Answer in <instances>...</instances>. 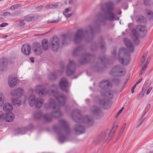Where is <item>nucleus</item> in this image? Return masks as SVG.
Returning <instances> with one entry per match:
<instances>
[{"instance_id":"obj_1","label":"nucleus","mask_w":153,"mask_h":153,"mask_svg":"<svg viewBox=\"0 0 153 153\" xmlns=\"http://www.w3.org/2000/svg\"><path fill=\"white\" fill-rule=\"evenodd\" d=\"M114 9V3L111 1L105 3L101 5L100 9L102 11L105 13L103 14L101 12L98 13L96 14V17L97 20L94 22V24L97 25V26L94 27L91 25H88L87 28L89 30L90 33L88 30H85V33L88 35L87 37L85 38L87 42H90L93 39L94 32L96 30L100 31V25L98 24L99 22H103L106 19L111 21H113L114 19L115 15L112 12Z\"/></svg>"},{"instance_id":"obj_2","label":"nucleus","mask_w":153,"mask_h":153,"mask_svg":"<svg viewBox=\"0 0 153 153\" xmlns=\"http://www.w3.org/2000/svg\"><path fill=\"white\" fill-rule=\"evenodd\" d=\"M54 130L59 134L58 140L61 143L66 141L68 138L67 135H64L62 133L66 134L71 132V130L67 122L63 119H61L59 121L58 125H55L53 126Z\"/></svg>"},{"instance_id":"obj_3","label":"nucleus","mask_w":153,"mask_h":153,"mask_svg":"<svg viewBox=\"0 0 153 153\" xmlns=\"http://www.w3.org/2000/svg\"><path fill=\"white\" fill-rule=\"evenodd\" d=\"M44 107L47 109L51 108L56 110L55 111L52 112L51 115L46 114L44 116L45 120L47 121H51L52 117H58L62 115V113L60 110L59 106L57 104L55 101L53 99H50L48 102L45 104Z\"/></svg>"},{"instance_id":"obj_4","label":"nucleus","mask_w":153,"mask_h":153,"mask_svg":"<svg viewBox=\"0 0 153 153\" xmlns=\"http://www.w3.org/2000/svg\"><path fill=\"white\" fill-rule=\"evenodd\" d=\"M147 31L146 28L145 26L138 25L136 27V29H133L132 30V34L131 37L134 43L138 45L139 42L138 36L141 38L144 37L146 35Z\"/></svg>"},{"instance_id":"obj_5","label":"nucleus","mask_w":153,"mask_h":153,"mask_svg":"<svg viewBox=\"0 0 153 153\" xmlns=\"http://www.w3.org/2000/svg\"><path fill=\"white\" fill-rule=\"evenodd\" d=\"M81 117L80 112L78 109L74 110L71 114L72 118L76 122L86 123L90 126L93 123V119L91 117L89 116H85L82 118V120L81 119Z\"/></svg>"},{"instance_id":"obj_6","label":"nucleus","mask_w":153,"mask_h":153,"mask_svg":"<svg viewBox=\"0 0 153 153\" xmlns=\"http://www.w3.org/2000/svg\"><path fill=\"white\" fill-rule=\"evenodd\" d=\"M118 59L119 62L124 66L128 65L130 61V54L125 48H122L119 50Z\"/></svg>"},{"instance_id":"obj_7","label":"nucleus","mask_w":153,"mask_h":153,"mask_svg":"<svg viewBox=\"0 0 153 153\" xmlns=\"http://www.w3.org/2000/svg\"><path fill=\"white\" fill-rule=\"evenodd\" d=\"M58 86L56 84H53L51 87V89L54 96L58 101L59 104L64 106L67 101L66 96L63 94L57 91Z\"/></svg>"},{"instance_id":"obj_8","label":"nucleus","mask_w":153,"mask_h":153,"mask_svg":"<svg viewBox=\"0 0 153 153\" xmlns=\"http://www.w3.org/2000/svg\"><path fill=\"white\" fill-rule=\"evenodd\" d=\"M101 95L103 97V100H99V104L105 109H107L110 107L108 102L111 100L113 97V94L112 91H109L104 93L101 92Z\"/></svg>"},{"instance_id":"obj_9","label":"nucleus","mask_w":153,"mask_h":153,"mask_svg":"<svg viewBox=\"0 0 153 153\" xmlns=\"http://www.w3.org/2000/svg\"><path fill=\"white\" fill-rule=\"evenodd\" d=\"M125 74V71L124 68L120 65L115 66L109 72L110 75L119 76H123Z\"/></svg>"},{"instance_id":"obj_10","label":"nucleus","mask_w":153,"mask_h":153,"mask_svg":"<svg viewBox=\"0 0 153 153\" xmlns=\"http://www.w3.org/2000/svg\"><path fill=\"white\" fill-rule=\"evenodd\" d=\"M95 57L94 55L89 53H86L82 55L79 60V63L81 65L88 63L92 61V59H94Z\"/></svg>"},{"instance_id":"obj_11","label":"nucleus","mask_w":153,"mask_h":153,"mask_svg":"<svg viewBox=\"0 0 153 153\" xmlns=\"http://www.w3.org/2000/svg\"><path fill=\"white\" fill-rule=\"evenodd\" d=\"M83 31L82 29H79L75 33L73 40L75 43L77 44L80 42L84 38Z\"/></svg>"},{"instance_id":"obj_12","label":"nucleus","mask_w":153,"mask_h":153,"mask_svg":"<svg viewBox=\"0 0 153 153\" xmlns=\"http://www.w3.org/2000/svg\"><path fill=\"white\" fill-rule=\"evenodd\" d=\"M115 131L111 130L109 132H102V133L99 137L100 141H101L103 140L106 137V140L108 141L110 140L112 138L113 134L114 133Z\"/></svg>"},{"instance_id":"obj_13","label":"nucleus","mask_w":153,"mask_h":153,"mask_svg":"<svg viewBox=\"0 0 153 153\" xmlns=\"http://www.w3.org/2000/svg\"><path fill=\"white\" fill-rule=\"evenodd\" d=\"M59 85L61 89L65 92L68 91V80L65 78H62L59 82Z\"/></svg>"},{"instance_id":"obj_14","label":"nucleus","mask_w":153,"mask_h":153,"mask_svg":"<svg viewBox=\"0 0 153 153\" xmlns=\"http://www.w3.org/2000/svg\"><path fill=\"white\" fill-rule=\"evenodd\" d=\"M99 60L100 62V63H97L93 67L92 69L95 71H100L102 68V65H105V63H106L107 61V59L104 54L103 55L102 57H100Z\"/></svg>"},{"instance_id":"obj_15","label":"nucleus","mask_w":153,"mask_h":153,"mask_svg":"<svg viewBox=\"0 0 153 153\" xmlns=\"http://www.w3.org/2000/svg\"><path fill=\"white\" fill-rule=\"evenodd\" d=\"M76 69V65L73 61L69 60L66 68V74L70 75L74 74Z\"/></svg>"},{"instance_id":"obj_16","label":"nucleus","mask_w":153,"mask_h":153,"mask_svg":"<svg viewBox=\"0 0 153 153\" xmlns=\"http://www.w3.org/2000/svg\"><path fill=\"white\" fill-rule=\"evenodd\" d=\"M24 91L23 88H19L12 91L10 94L13 97L20 98L24 94Z\"/></svg>"},{"instance_id":"obj_17","label":"nucleus","mask_w":153,"mask_h":153,"mask_svg":"<svg viewBox=\"0 0 153 153\" xmlns=\"http://www.w3.org/2000/svg\"><path fill=\"white\" fill-rule=\"evenodd\" d=\"M51 44L52 48L54 51H57L59 47V42L58 38L56 36H54L51 39Z\"/></svg>"},{"instance_id":"obj_18","label":"nucleus","mask_w":153,"mask_h":153,"mask_svg":"<svg viewBox=\"0 0 153 153\" xmlns=\"http://www.w3.org/2000/svg\"><path fill=\"white\" fill-rule=\"evenodd\" d=\"M35 91L41 96H45L48 92L47 90L45 89L43 86L41 85H38L36 86Z\"/></svg>"},{"instance_id":"obj_19","label":"nucleus","mask_w":153,"mask_h":153,"mask_svg":"<svg viewBox=\"0 0 153 153\" xmlns=\"http://www.w3.org/2000/svg\"><path fill=\"white\" fill-rule=\"evenodd\" d=\"M92 113L97 118H100L103 116V114L100 108L96 106H93L91 108Z\"/></svg>"},{"instance_id":"obj_20","label":"nucleus","mask_w":153,"mask_h":153,"mask_svg":"<svg viewBox=\"0 0 153 153\" xmlns=\"http://www.w3.org/2000/svg\"><path fill=\"white\" fill-rule=\"evenodd\" d=\"M74 129L76 134L77 135H79L84 133L85 131L84 127L80 125H75Z\"/></svg>"},{"instance_id":"obj_21","label":"nucleus","mask_w":153,"mask_h":153,"mask_svg":"<svg viewBox=\"0 0 153 153\" xmlns=\"http://www.w3.org/2000/svg\"><path fill=\"white\" fill-rule=\"evenodd\" d=\"M99 87L103 89H107L111 87V82L108 80H104L100 83Z\"/></svg>"},{"instance_id":"obj_22","label":"nucleus","mask_w":153,"mask_h":153,"mask_svg":"<svg viewBox=\"0 0 153 153\" xmlns=\"http://www.w3.org/2000/svg\"><path fill=\"white\" fill-rule=\"evenodd\" d=\"M33 49L37 55H39L42 53V49L41 45L39 43H34Z\"/></svg>"},{"instance_id":"obj_23","label":"nucleus","mask_w":153,"mask_h":153,"mask_svg":"<svg viewBox=\"0 0 153 153\" xmlns=\"http://www.w3.org/2000/svg\"><path fill=\"white\" fill-rule=\"evenodd\" d=\"M71 41V36L68 34H64L62 36V44L63 45H66L70 43Z\"/></svg>"},{"instance_id":"obj_24","label":"nucleus","mask_w":153,"mask_h":153,"mask_svg":"<svg viewBox=\"0 0 153 153\" xmlns=\"http://www.w3.org/2000/svg\"><path fill=\"white\" fill-rule=\"evenodd\" d=\"M31 48L30 45L28 44L23 45L21 48L22 51L25 54L28 55L30 52Z\"/></svg>"},{"instance_id":"obj_25","label":"nucleus","mask_w":153,"mask_h":153,"mask_svg":"<svg viewBox=\"0 0 153 153\" xmlns=\"http://www.w3.org/2000/svg\"><path fill=\"white\" fill-rule=\"evenodd\" d=\"M17 82V79L12 76H10L8 78V83L10 88H13L16 85Z\"/></svg>"},{"instance_id":"obj_26","label":"nucleus","mask_w":153,"mask_h":153,"mask_svg":"<svg viewBox=\"0 0 153 153\" xmlns=\"http://www.w3.org/2000/svg\"><path fill=\"white\" fill-rule=\"evenodd\" d=\"M8 61L5 58H2L0 60V69L2 71L5 69L8 65Z\"/></svg>"},{"instance_id":"obj_27","label":"nucleus","mask_w":153,"mask_h":153,"mask_svg":"<svg viewBox=\"0 0 153 153\" xmlns=\"http://www.w3.org/2000/svg\"><path fill=\"white\" fill-rule=\"evenodd\" d=\"M124 42L129 50L131 52H133L134 50V47L130 41L127 38H126L124 39Z\"/></svg>"},{"instance_id":"obj_28","label":"nucleus","mask_w":153,"mask_h":153,"mask_svg":"<svg viewBox=\"0 0 153 153\" xmlns=\"http://www.w3.org/2000/svg\"><path fill=\"white\" fill-rule=\"evenodd\" d=\"M44 102L43 99L41 97H38L36 99L35 102V106L36 108H39L42 106Z\"/></svg>"},{"instance_id":"obj_29","label":"nucleus","mask_w":153,"mask_h":153,"mask_svg":"<svg viewBox=\"0 0 153 153\" xmlns=\"http://www.w3.org/2000/svg\"><path fill=\"white\" fill-rule=\"evenodd\" d=\"M14 116V115L12 112H8L5 115V120L7 122H11L13 120Z\"/></svg>"},{"instance_id":"obj_30","label":"nucleus","mask_w":153,"mask_h":153,"mask_svg":"<svg viewBox=\"0 0 153 153\" xmlns=\"http://www.w3.org/2000/svg\"><path fill=\"white\" fill-rule=\"evenodd\" d=\"M36 99L34 95L31 94L29 97L28 102L29 105L30 106H33L36 102Z\"/></svg>"},{"instance_id":"obj_31","label":"nucleus","mask_w":153,"mask_h":153,"mask_svg":"<svg viewBox=\"0 0 153 153\" xmlns=\"http://www.w3.org/2000/svg\"><path fill=\"white\" fill-rule=\"evenodd\" d=\"M84 47L82 45H79L76 47L74 50L73 52V55L74 56L78 55L83 49Z\"/></svg>"},{"instance_id":"obj_32","label":"nucleus","mask_w":153,"mask_h":153,"mask_svg":"<svg viewBox=\"0 0 153 153\" xmlns=\"http://www.w3.org/2000/svg\"><path fill=\"white\" fill-rule=\"evenodd\" d=\"M20 98L18 97H13L12 100V103L14 105H17L18 106H20L21 105V101L19 100Z\"/></svg>"},{"instance_id":"obj_33","label":"nucleus","mask_w":153,"mask_h":153,"mask_svg":"<svg viewBox=\"0 0 153 153\" xmlns=\"http://www.w3.org/2000/svg\"><path fill=\"white\" fill-rule=\"evenodd\" d=\"M100 45V48L102 52H105V50L106 45L102 37H100L99 39Z\"/></svg>"},{"instance_id":"obj_34","label":"nucleus","mask_w":153,"mask_h":153,"mask_svg":"<svg viewBox=\"0 0 153 153\" xmlns=\"http://www.w3.org/2000/svg\"><path fill=\"white\" fill-rule=\"evenodd\" d=\"M136 20L137 24H142L146 22V19L143 16H137Z\"/></svg>"},{"instance_id":"obj_35","label":"nucleus","mask_w":153,"mask_h":153,"mask_svg":"<svg viewBox=\"0 0 153 153\" xmlns=\"http://www.w3.org/2000/svg\"><path fill=\"white\" fill-rule=\"evenodd\" d=\"M13 109V107L12 105L8 103H5L3 107V109L4 111L11 110Z\"/></svg>"},{"instance_id":"obj_36","label":"nucleus","mask_w":153,"mask_h":153,"mask_svg":"<svg viewBox=\"0 0 153 153\" xmlns=\"http://www.w3.org/2000/svg\"><path fill=\"white\" fill-rule=\"evenodd\" d=\"M42 112L41 111H35L33 115L34 118L35 119H39L42 117Z\"/></svg>"},{"instance_id":"obj_37","label":"nucleus","mask_w":153,"mask_h":153,"mask_svg":"<svg viewBox=\"0 0 153 153\" xmlns=\"http://www.w3.org/2000/svg\"><path fill=\"white\" fill-rule=\"evenodd\" d=\"M62 6V4L60 2H57L53 4H51L49 6V7L50 9H54L58 8Z\"/></svg>"},{"instance_id":"obj_38","label":"nucleus","mask_w":153,"mask_h":153,"mask_svg":"<svg viewBox=\"0 0 153 153\" xmlns=\"http://www.w3.org/2000/svg\"><path fill=\"white\" fill-rule=\"evenodd\" d=\"M48 40L46 39H44L42 41L43 48L44 50H47L48 48Z\"/></svg>"},{"instance_id":"obj_39","label":"nucleus","mask_w":153,"mask_h":153,"mask_svg":"<svg viewBox=\"0 0 153 153\" xmlns=\"http://www.w3.org/2000/svg\"><path fill=\"white\" fill-rule=\"evenodd\" d=\"M25 128H18L15 129V131L18 134H22L25 133Z\"/></svg>"},{"instance_id":"obj_40","label":"nucleus","mask_w":153,"mask_h":153,"mask_svg":"<svg viewBox=\"0 0 153 153\" xmlns=\"http://www.w3.org/2000/svg\"><path fill=\"white\" fill-rule=\"evenodd\" d=\"M4 102V97L3 94L0 92V107L2 106Z\"/></svg>"},{"instance_id":"obj_41","label":"nucleus","mask_w":153,"mask_h":153,"mask_svg":"<svg viewBox=\"0 0 153 153\" xmlns=\"http://www.w3.org/2000/svg\"><path fill=\"white\" fill-rule=\"evenodd\" d=\"M111 81L116 85H118L120 83V79L117 78H114L111 79Z\"/></svg>"},{"instance_id":"obj_42","label":"nucleus","mask_w":153,"mask_h":153,"mask_svg":"<svg viewBox=\"0 0 153 153\" xmlns=\"http://www.w3.org/2000/svg\"><path fill=\"white\" fill-rule=\"evenodd\" d=\"M56 72H52L50 74L49 77L52 80H55L56 78Z\"/></svg>"},{"instance_id":"obj_43","label":"nucleus","mask_w":153,"mask_h":153,"mask_svg":"<svg viewBox=\"0 0 153 153\" xmlns=\"http://www.w3.org/2000/svg\"><path fill=\"white\" fill-rule=\"evenodd\" d=\"M5 115L2 111H0V122H2L5 118Z\"/></svg>"},{"instance_id":"obj_44","label":"nucleus","mask_w":153,"mask_h":153,"mask_svg":"<svg viewBox=\"0 0 153 153\" xmlns=\"http://www.w3.org/2000/svg\"><path fill=\"white\" fill-rule=\"evenodd\" d=\"M97 46L95 43H93L91 47V49L93 51L97 50Z\"/></svg>"},{"instance_id":"obj_45","label":"nucleus","mask_w":153,"mask_h":153,"mask_svg":"<svg viewBox=\"0 0 153 153\" xmlns=\"http://www.w3.org/2000/svg\"><path fill=\"white\" fill-rule=\"evenodd\" d=\"M64 64H60V70H58L62 74L64 70Z\"/></svg>"},{"instance_id":"obj_46","label":"nucleus","mask_w":153,"mask_h":153,"mask_svg":"<svg viewBox=\"0 0 153 153\" xmlns=\"http://www.w3.org/2000/svg\"><path fill=\"white\" fill-rule=\"evenodd\" d=\"M31 21H34L37 19L38 18V16L36 14H35L33 15L30 16Z\"/></svg>"},{"instance_id":"obj_47","label":"nucleus","mask_w":153,"mask_h":153,"mask_svg":"<svg viewBox=\"0 0 153 153\" xmlns=\"http://www.w3.org/2000/svg\"><path fill=\"white\" fill-rule=\"evenodd\" d=\"M20 14V12L19 11H16L13 12L11 14V16H19Z\"/></svg>"},{"instance_id":"obj_48","label":"nucleus","mask_w":153,"mask_h":153,"mask_svg":"<svg viewBox=\"0 0 153 153\" xmlns=\"http://www.w3.org/2000/svg\"><path fill=\"white\" fill-rule=\"evenodd\" d=\"M147 14L150 19L153 18V13L152 12L149 10L147 12Z\"/></svg>"},{"instance_id":"obj_49","label":"nucleus","mask_w":153,"mask_h":153,"mask_svg":"<svg viewBox=\"0 0 153 153\" xmlns=\"http://www.w3.org/2000/svg\"><path fill=\"white\" fill-rule=\"evenodd\" d=\"M34 128V126L32 124H30L29 126H28V127L25 128V130H28L30 131H32L33 129Z\"/></svg>"},{"instance_id":"obj_50","label":"nucleus","mask_w":153,"mask_h":153,"mask_svg":"<svg viewBox=\"0 0 153 153\" xmlns=\"http://www.w3.org/2000/svg\"><path fill=\"white\" fill-rule=\"evenodd\" d=\"M60 20H61V19L59 18H58V19L56 20H55L52 21H50V20H48L47 22V23H54V22L56 23V22H59V21Z\"/></svg>"},{"instance_id":"obj_51","label":"nucleus","mask_w":153,"mask_h":153,"mask_svg":"<svg viewBox=\"0 0 153 153\" xmlns=\"http://www.w3.org/2000/svg\"><path fill=\"white\" fill-rule=\"evenodd\" d=\"M20 6V5L19 4H16L13 6H12L10 7V9L13 10L17 8L18 7H19Z\"/></svg>"},{"instance_id":"obj_52","label":"nucleus","mask_w":153,"mask_h":153,"mask_svg":"<svg viewBox=\"0 0 153 153\" xmlns=\"http://www.w3.org/2000/svg\"><path fill=\"white\" fill-rule=\"evenodd\" d=\"M26 21H31L30 16L27 15L25 16L24 19Z\"/></svg>"},{"instance_id":"obj_53","label":"nucleus","mask_w":153,"mask_h":153,"mask_svg":"<svg viewBox=\"0 0 153 153\" xmlns=\"http://www.w3.org/2000/svg\"><path fill=\"white\" fill-rule=\"evenodd\" d=\"M143 95L144 94L141 92L137 97V99L139 100H140Z\"/></svg>"},{"instance_id":"obj_54","label":"nucleus","mask_w":153,"mask_h":153,"mask_svg":"<svg viewBox=\"0 0 153 153\" xmlns=\"http://www.w3.org/2000/svg\"><path fill=\"white\" fill-rule=\"evenodd\" d=\"M3 15L4 16V18H5V17L7 16H11V13L10 12H7L6 13H3Z\"/></svg>"},{"instance_id":"obj_55","label":"nucleus","mask_w":153,"mask_h":153,"mask_svg":"<svg viewBox=\"0 0 153 153\" xmlns=\"http://www.w3.org/2000/svg\"><path fill=\"white\" fill-rule=\"evenodd\" d=\"M19 26L20 27H23L25 25V23L23 21H21L19 22Z\"/></svg>"},{"instance_id":"obj_56","label":"nucleus","mask_w":153,"mask_h":153,"mask_svg":"<svg viewBox=\"0 0 153 153\" xmlns=\"http://www.w3.org/2000/svg\"><path fill=\"white\" fill-rule=\"evenodd\" d=\"M146 88L147 87L146 86H144L143 87V88H142V91L141 92L142 93L144 94V93L145 92L146 90Z\"/></svg>"},{"instance_id":"obj_57","label":"nucleus","mask_w":153,"mask_h":153,"mask_svg":"<svg viewBox=\"0 0 153 153\" xmlns=\"http://www.w3.org/2000/svg\"><path fill=\"white\" fill-rule=\"evenodd\" d=\"M8 25V24L6 23H3L0 24V27H3Z\"/></svg>"},{"instance_id":"obj_58","label":"nucleus","mask_w":153,"mask_h":153,"mask_svg":"<svg viewBox=\"0 0 153 153\" xmlns=\"http://www.w3.org/2000/svg\"><path fill=\"white\" fill-rule=\"evenodd\" d=\"M152 87H150L148 89L147 92H146V94H149V93H150L151 90H152Z\"/></svg>"},{"instance_id":"obj_59","label":"nucleus","mask_w":153,"mask_h":153,"mask_svg":"<svg viewBox=\"0 0 153 153\" xmlns=\"http://www.w3.org/2000/svg\"><path fill=\"white\" fill-rule=\"evenodd\" d=\"M136 86V85H134L132 87L131 90V92L132 94L134 92V89L135 88Z\"/></svg>"},{"instance_id":"obj_60","label":"nucleus","mask_w":153,"mask_h":153,"mask_svg":"<svg viewBox=\"0 0 153 153\" xmlns=\"http://www.w3.org/2000/svg\"><path fill=\"white\" fill-rule=\"evenodd\" d=\"M148 53V52L147 51H146L144 53V55L143 56V58L146 59V57L147 56V54Z\"/></svg>"},{"instance_id":"obj_61","label":"nucleus","mask_w":153,"mask_h":153,"mask_svg":"<svg viewBox=\"0 0 153 153\" xmlns=\"http://www.w3.org/2000/svg\"><path fill=\"white\" fill-rule=\"evenodd\" d=\"M151 106V105L150 104H148L147 106L146 109L145 110V111H147L150 108Z\"/></svg>"},{"instance_id":"obj_62","label":"nucleus","mask_w":153,"mask_h":153,"mask_svg":"<svg viewBox=\"0 0 153 153\" xmlns=\"http://www.w3.org/2000/svg\"><path fill=\"white\" fill-rule=\"evenodd\" d=\"M143 79V78L142 77L140 79H139L137 82L135 84V85H137L138 84L140 83L141 81Z\"/></svg>"},{"instance_id":"obj_63","label":"nucleus","mask_w":153,"mask_h":153,"mask_svg":"<svg viewBox=\"0 0 153 153\" xmlns=\"http://www.w3.org/2000/svg\"><path fill=\"white\" fill-rule=\"evenodd\" d=\"M43 7L42 5H40L39 6H38L36 7V8L37 10H40Z\"/></svg>"},{"instance_id":"obj_64","label":"nucleus","mask_w":153,"mask_h":153,"mask_svg":"<svg viewBox=\"0 0 153 153\" xmlns=\"http://www.w3.org/2000/svg\"><path fill=\"white\" fill-rule=\"evenodd\" d=\"M144 3L146 5H147L149 4V1L148 0H144Z\"/></svg>"}]
</instances>
